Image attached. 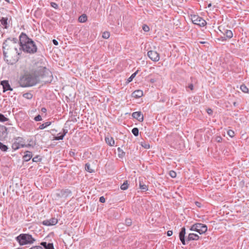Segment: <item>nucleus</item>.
<instances>
[{"label":"nucleus","mask_w":249,"mask_h":249,"mask_svg":"<svg viewBox=\"0 0 249 249\" xmlns=\"http://www.w3.org/2000/svg\"><path fill=\"white\" fill-rule=\"evenodd\" d=\"M3 51L4 59L8 64L13 65L18 61L20 50L17 41L10 39L6 40L3 43Z\"/></svg>","instance_id":"f257e3e1"},{"label":"nucleus","mask_w":249,"mask_h":249,"mask_svg":"<svg viewBox=\"0 0 249 249\" xmlns=\"http://www.w3.org/2000/svg\"><path fill=\"white\" fill-rule=\"evenodd\" d=\"M20 46L23 51L30 53H34L36 52L37 47L34 42L27 36L22 33L19 36Z\"/></svg>","instance_id":"f03ea898"},{"label":"nucleus","mask_w":249,"mask_h":249,"mask_svg":"<svg viewBox=\"0 0 249 249\" xmlns=\"http://www.w3.org/2000/svg\"><path fill=\"white\" fill-rule=\"evenodd\" d=\"M16 239L20 245L32 244L35 241L32 235L29 234H20Z\"/></svg>","instance_id":"7ed1b4c3"},{"label":"nucleus","mask_w":249,"mask_h":249,"mask_svg":"<svg viewBox=\"0 0 249 249\" xmlns=\"http://www.w3.org/2000/svg\"><path fill=\"white\" fill-rule=\"evenodd\" d=\"M190 230L198 232L200 234L205 233L207 231V227L206 225L201 223H196L193 225Z\"/></svg>","instance_id":"20e7f679"},{"label":"nucleus","mask_w":249,"mask_h":249,"mask_svg":"<svg viewBox=\"0 0 249 249\" xmlns=\"http://www.w3.org/2000/svg\"><path fill=\"white\" fill-rule=\"evenodd\" d=\"M38 82L37 79H19L18 81L20 86L22 87L34 86Z\"/></svg>","instance_id":"39448f33"},{"label":"nucleus","mask_w":249,"mask_h":249,"mask_svg":"<svg viewBox=\"0 0 249 249\" xmlns=\"http://www.w3.org/2000/svg\"><path fill=\"white\" fill-rule=\"evenodd\" d=\"M191 19L194 24L198 25L200 27L205 26L207 24L206 21L203 18L198 16V15H191Z\"/></svg>","instance_id":"423d86ee"},{"label":"nucleus","mask_w":249,"mask_h":249,"mask_svg":"<svg viewBox=\"0 0 249 249\" xmlns=\"http://www.w3.org/2000/svg\"><path fill=\"white\" fill-rule=\"evenodd\" d=\"M26 145L23 141L22 138H18L13 143L12 147L14 150H16L20 148L24 147Z\"/></svg>","instance_id":"0eeeda50"},{"label":"nucleus","mask_w":249,"mask_h":249,"mask_svg":"<svg viewBox=\"0 0 249 249\" xmlns=\"http://www.w3.org/2000/svg\"><path fill=\"white\" fill-rule=\"evenodd\" d=\"M149 58L154 62H157L160 60V54L156 51H149L147 53Z\"/></svg>","instance_id":"6e6552de"},{"label":"nucleus","mask_w":249,"mask_h":249,"mask_svg":"<svg viewBox=\"0 0 249 249\" xmlns=\"http://www.w3.org/2000/svg\"><path fill=\"white\" fill-rule=\"evenodd\" d=\"M58 222V220L53 217L51 218L50 219H47L45 220H44L42 223L43 225L47 226H53L56 225Z\"/></svg>","instance_id":"1a4fd4ad"},{"label":"nucleus","mask_w":249,"mask_h":249,"mask_svg":"<svg viewBox=\"0 0 249 249\" xmlns=\"http://www.w3.org/2000/svg\"><path fill=\"white\" fill-rule=\"evenodd\" d=\"M49 72V71L45 67H41L36 71V76H45L46 73Z\"/></svg>","instance_id":"9d476101"},{"label":"nucleus","mask_w":249,"mask_h":249,"mask_svg":"<svg viewBox=\"0 0 249 249\" xmlns=\"http://www.w3.org/2000/svg\"><path fill=\"white\" fill-rule=\"evenodd\" d=\"M1 84L3 87V91L5 92L7 90L12 91L13 89L11 88V86L7 80H4L1 82Z\"/></svg>","instance_id":"9b49d317"},{"label":"nucleus","mask_w":249,"mask_h":249,"mask_svg":"<svg viewBox=\"0 0 249 249\" xmlns=\"http://www.w3.org/2000/svg\"><path fill=\"white\" fill-rule=\"evenodd\" d=\"M132 116L134 118L138 120L140 122H142L143 121V116L141 111L133 112Z\"/></svg>","instance_id":"f8f14e48"},{"label":"nucleus","mask_w":249,"mask_h":249,"mask_svg":"<svg viewBox=\"0 0 249 249\" xmlns=\"http://www.w3.org/2000/svg\"><path fill=\"white\" fill-rule=\"evenodd\" d=\"M186 234V231L185 227H183L181 229V231L179 234V239L183 245H185V235Z\"/></svg>","instance_id":"ddd939ff"},{"label":"nucleus","mask_w":249,"mask_h":249,"mask_svg":"<svg viewBox=\"0 0 249 249\" xmlns=\"http://www.w3.org/2000/svg\"><path fill=\"white\" fill-rule=\"evenodd\" d=\"M199 238V236L197 234L191 233L189 234L187 240L188 241L197 240Z\"/></svg>","instance_id":"4468645a"},{"label":"nucleus","mask_w":249,"mask_h":249,"mask_svg":"<svg viewBox=\"0 0 249 249\" xmlns=\"http://www.w3.org/2000/svg\"><path fill=\"white\" fill-rule=\"evenodd\" d=\"M142 95H143V91L141 90H135L132 94V96L135 98H140Z\"/></svg>","instance_id":"2eb2a0df"},{"label":"nucleus","mask_w":249,"mask_h":249,"mask_svg":"<svg viewBox=\"0 0 249 249\" xmlns=\"http://www.w3.org/2000/svg\"><path fill=\"white\" fill-rule=\"evenodd\" d=\"M220 27H219V31L225 36L227 38L230 39L233 36V33L231 30H227L225 33L222 32L220 29Z\"/></svg>","instance_id":"dca6fc26"},{"label":"nucleus","mask_w":249,"mask_h":249,"mask_svg":"<svg viewBox=\"0 0 249 249\" xmlns=\"http://www.w3.org/2000/svg\"><path fill=\"white\" fill-rule=\"evenodd\" d=\"M106 143L109 146H113L115 144V141L111 137H107L105 138Z\"/></svg>","instance_id":"f3484780"},{"label":"nucleus","mask_w":249,"mask_h":249,"mask_svg":"<svg viewBox=\"0 0 249 249\" xmlns=\"http://www.w3.org/2000/svg\"><path fill=\"white\" fill-rule=\"evenodd\" d=\"M0 24L4 27V28H7L8 25V18H2L0 19Z\"/></svg>","instance_id":"a211bd4d"},{"label":"nucleus","mask_w":249,"mask_h":249,"mask_svg":"<svg viewBox=\"0 0 249 249\" xmlns=\"http://www.w3.org/2000/svg\"><path fill=\"white\" fill-rule=\"evenodd\" d=\"M41 245L43 246L45 249H54L53 244L52 243H47L46 242H42Z\"/></svg>","instance_id":"6ab92c4d"},{"label":"nucleus","mask_w":249,"mask_h":249,"mask_svg":"<svg viewBox=\"0 0 249 249\" xmlns=\"http://www.w3.org/2000/svg\"><path fill=\"white\" fill-rule=\"evenodd\" d=\"M32 153L29 151H27L26 154L23 156V158L26 161H29L32 158Z\"/></svg>","instance_id":"aec40b11"},{"label":"nucleus","mask_w":249,"mask_h":249,"mask_svg":"<svg viewBox=\"0 0 249 249\" xmlns=\"http://www.w3.org/2000/svg\"><path fill=\"white\" fill-rule=\"evenodd\" d=\"M87 20V17L86 15L83 14L80 16L78 18L79 22L81 23L85 22Z\"/></svg>","instance_id":"412c9836"},{"label":"nucleus","mask_w":249,"mask_h":249,"mask_svg":"<svg viewBox=\"0 0 249 249\" xmlns=\"http://www.w3.org/2000/svg\"><path fill=\"white\" fill-rule=\"evenodd\" d=\"M117 150L118 152V157L121 158H123L125 155V153L120 147L118 148Z\"/></svg>","instance_id":"4be33fe9"},{"label":"nucleus","mask_w":249,"mask_h":249,"mask_svg":"<svg viewBox=\"0 0 249 249\" xmlns=\"http://www.w3.org/2000/svg\"><path fill=\"white\" fill-rule=\"evenodd\" d=\"M128 183L127 180L125 181L124 183L121 186V189L122 190H126L128 188Z\"/></svg>","instance_id":"5701e85b"},{"label":"nucleus","mask_w":249,"mask_h":249,"mask_svg":"<svg viewBox=\"0 0 249 249\" xmlns=\"http://www.w3.org/2000/svg\"><path fill=\"white\" fill-rule=\"evenodd\" d=\"M51 123L50 122H46L44 124H41L39 126V129H44L45 128H46L47 126H49L50 125H51Z\"/></svg>","instance_id":"b1692460"},{"label":"nucleus","mask_w":249,"mask_h":249,"mask_svg":"<svg viewBox=\"0 0 249 249\" xmlns=\"http://www.w3.org/2000/svg\"><path fill=\"white\" fill-rule=\"evenodd\" d=\"M67 192L70 193V192L67 191V190H61L59 191L58 193L57 194V196H63L65 195Z\"/></svg>","instance_id":"393cba45"},{"label":"nucleus","mask_w":249,"mask_h":249,"mask_svg":"<svg viewBox=\"0 0 249 249\" xmlns=\"http://www.w3.org/2000/svg\"><path fill=\"white\" fill-rule=\"evenodd\" d=\"M240 89L244 93H248L249 89L246 85L243 84L240 87Z\"/></svg>","instance_id":"a878e982"},{"label":"nucleus","mask_w":249,"mask_h":249,"mask_svg":"<svg viewBox=\"0 0 249 249\" xmlns=\"http://www.w3.org/2000/svg\"><path fill=\"white\" fill-rule=\"evenodd\" d=\"M110 36V33L108 32H104L102 35V37L105 39H108Z\"/></svg>","instance_id":"bb28decb"},{"label":"nucleus","mask_w":249,"mask_h":249,"mask_svg":"<svg viewBox=\"0 0 249 249\" xmlns=\"http://www.w3.org/2000/svg\"><path fill=\"white\" fill-rule=\"evenodd\" d=\"M23 97L27 99H31L33 97V95L30 93H26L23 94Z\"/></svg>","instance_id":"cd10ccee"},{"label":"nucleus","mask_w":249,"mask_h":249,"mask_svg":"<svg viewBox=\"0 0 249 249\" xmlns=\"http://www.w3.org/2000/svg\"><path fill=\"white\" fill-rule=\"evenodd\" d=\"M8 148L7 146L3 144L2 142H0V149L3 151H6Z\"/></svg>","instance_id":"c85d7f7f"},{"label":"nucleus","mask_w":249,"mask_h":249,"mask_svg":"<svg viewBox=\"0 0 249 249\" xmlns=\"http://www.w3.org/2000/svg\"><path fill=\"white\" fill-rule=\"evenodd\" d=\"M141 145L145 149H149L150 148V144L145 142H141Z\"/></svg>","instance_id":"c756f323"},{"label":"nucleus","mask_w":249,"mask_h":249,"mask_svg":"<svg viewBox=\"0 0 249 249\" xmlns=\"http://www.w3.org/2000/svg\"><path fill=\"white\" fill-rule=\"evenodd\" d=\"M85 169L89 173H92L93 172V170L91 169L90 165L89 163H87L86 164Z\"/></svg>","instance_id":"7c9ffc66"},{"label":"nucleus","mask_w":249,"mask_h":249,"mask_svg":"<svg viewBox=\"0 0 249 249\" xmlns=\"http://www.w3.org/2000/svg\"><path fill=\"white\" fill-rule=\"evenodd\" d=\"M8 120V119L6 118L3 114L0 113V122H4Z\"/></svg>","instance_id":"2f4dec72"},{"label":"nucleus","mask_w":249,"mask_h":249,"mask_svg":"<svg viewBox=\"0 0 249 249\" xmlns=\"http://www.w3.org/2000/svg\"><path fill=\"white\" fill-rule=\"evenodd\" d=\"M132 132L134 136H137L139 135V129L137 128H134L132 130Z\"/></svg>","instance_id":"473e14b6"},{"label":"nucleus","mask_w":249,"mask_h":249,"mask_svg":"<svg viewBox=\"0 0 249 249\" xmlns=\"http://www.w3.org/2000/svg\"><path fill=\"white\" fill-rule=\"evenodd\" d=\"M169 175H170V176L171 177H172V178H175L177 176V174H176V172H175L174 171H173V170H171V171H170L169 172Z\"/></svg>","instance_id":"72a5a7b5"},{"label":"nucleus","mask_w":249,"mask_h":249,"mask_svg":"<svg viewBox=\"0 0 249 249\" xmlns=\"http://www.w3.org/2000/svg\"><path fill=\"white\" fill-rule=\"evenodd\" d=\"M140 188L141 189L143 190L144 191L148 190V187L146 185L142 184L141 183H140Z\"/></svg>","instance_id":"f704fd0d"},{"label":"nucleus","mask_w":249,"mask_h":249,"mask_svg":"<svg viewBox=\"0 0 249 249\" xmlns=\"http://www.w3.org/2000/svg\"><path fill=\"white\" fill-rule=\"evenodd\" d=\"M227 133L228 135L231 138H232L234 136V132L232 130H228Z\"/></svg>","instance_id":"c9c22d12"},{"label":"nucleus","mask_w":249,"mask_h":249,"mask_svg":"<svg viewBox=\"0 0 249 249\" xmlns=\"http://www.w3.org/2000/svg\"><path fill=\"white\" fill-rule=\"evenodd\" d=\"M142 29L145 32H148L149 31V27L146 25H143L142 26Z\"/></svg>","instance_id":"e433bc0d"},{"label":"nucleus","mask_w":249,"mask_h":249,"mask_svg":"<svg viewBox=\"0 0 249 249\" xmlns=\"http://www.w3.org/2000/svg\"><path fill=\"white\" fill-rule=\"evenodd\" d=\"M34 120L36 121H40L42 120V117L40 115H38L35 118Z\"/></svg>","instance_id":"4c0bfd02"},{"label":"nucleus","mask_w":249,"mask_h":249,"mask_svg":"<svg viewBox=\"0 0 249 249\" xmlns=\"http://www.w3.org/2000/svg\"><path fill=\"white\" fill-rule=\"evenodd\" d=\"M66 132L64 133V134L61 135L60 136H58L55 137V140H62L64 137V136L66 135Z\"/></svg>","instance_id":"58836bf2"},{"label":"nucleus","mask_w":249,"mask_h":249,"mask_svg":"<svg viewBox=\"0 0 249 249\" xmlns=\"http://www.w3.org/2000/svg\"><path fill=\"white\" fill-rule=\"evenodd\" d=\"M51 5L52 7L55 8V9H57L58 7V6L57 5V4H56V3L55 2H51Z\"/></svg>","instance_id":"ea45409f"},{"label":"nucleus","mask_w":249,"mask_h":249,"mask_svg":"<svg viewBox=\"0 0 249 249\" xmlns=\"http://www.w3.org/2000/svg\"><path fill=\"white\" fill-rule=\"evenodd\" d=\"M215 140H216V142H222V138L220 136H217L215 138Z\"/></svg>","instance_id":"a19ab883"},{"label":"nucleus","mask_w":249,"mask_h":249,"mask_svg":"<svg viewBox=\"0 0 249 249\" xmlns=\"http://www.w3.org/2000/svg\"><path fill=\"white\" fill-rule=\"evenodd\" d=\"M99 201L102 203L105 202V198L104 196H101L100 197Z\"/></svg>","instance_id":"79ce46f5"},{"label":"nucleus","mask_w":249,"mask_h":249,"mask_svg":"<svg viewBox=\"0 0 249 249\" xmlns=\"http://www.w3.org/2000/svg\"><path fill=\"white\" fill-rule=\"evenodd\" d=\"M172 234H173V231H168L167 232V235L168 236H171L172 235Z\"/></svg>","instance_id":"37998d69"},{"label":"nucleus","mask_w":249,"mask_h":249,"mask_svg":"<svg viewBox=\"0 0 249 249\" xmlns=\"http://www.w3.org/2000/svg\"><path fill=\"white\" fill-rule=\"evenodd\" d=\"M188 88L190 89L191 90H193V89H194V86H193V85L192 84H190L189 86H188Z\"/></svg>","instance_id":"c03bdc74"},{"label":"nucleus","mask_w":249,"mask_h":249,"mask_svg":"<svg viewBox=\"0 0 249 249\" xmlns=\"http://www.w3.org/2000/svg\"><path fill=\"white\" fill-rule=\"evenodd\" d=\"M207 112L208 114H212L213 111L211 109L209 108L207 110Z\"/></svg>","instance_id":"a18cd8bd"},{"label":"nucleus","mask_w":249,"mask_h":249,"mask_svg":"<svg viewBox=\"0 0 249 249\" xmlns=\"http://www.w3.org/2000/svg\"><path fill=\"white\" fill-rule=\"evenodd\" d=\"M53 42L55 45H57L58 44V41L55 39H53Z\"/></svg>","instance_id":"49530a36"},{"label":"nucleus","mask_w":249,"mask_h":249,"mask_svg":"<svg viewBox=\"0 0 249 249\" xmlns=\"http://www.w3.org/2000/svg\"><path fill=\"white\" fill-rule=\"evenodd\" d=\"M41 111H42V112H44V113H45V112L47 111V109H46V108H45V107H42V108H41Z\"/></svg>","instance_id":"de8ad7c7"},{"label":"nucleus","mask_w":249,"mask_h":249,"mask_svg":"<svg viewBox=\"0 0 249 249\" xmlns=\"http://www.w3.org/2000/svg\"><path fill=\"white\" fill-rule=\"evenodd\" d=\"M196 205L198 207H201V205H200V203L199 202H196Z\"/></svg>","instance_id":"09e8293b"},{"label":"nucleus","mask_w":249,"mask_h":249,"mask_svg":"<svg viewBox=\"0 0 249 249\" xmlns=\"http://www.w3.org/2000/svg\"><path fill=\"white\" fill-rule=\"evenodd\" d=\"M136 72H137L133 73L129 78H134L135 77V76H136Z\"/></svg>","instance_id":"8fccbe9b"},{"label":"nucleus","mask_w":249,"mask_h":249,"mask_svg":"<svg viewBox=\"0 0 249 249\" xmlns=\"http://www.w3.org/2000/svg\"><path fill=\"white\" fill-rule=\"evenodd\" d=\"M132 80V79H128L127 83H128L131 82Z\"/></svg>","instance_id":"3c124183"},{"label":"nucleus","mask_w":249,"mask_h":249,"mask_svg":"<svg viewBox=\"0 0 249 249\" xmlns=\"http://www.w3.org/2000/svg\"><path fill=\"white\" fill-rule=\"evenodd\" d=\"M200 43L201 44H204L205 43V42H200Z\"/></svg>","instance_id":"603ef678"},{"label":"nucleus","mask_w":249,"mask_h":249,"mask_svg":"<svg viewBox=\"0 0 249 249\" xmlns=\"http://www.w3.org/2000/svg\"><path fill=\"white\" fill-rule=\"evenodd\" d=\"M5 0L6 1L8 2H9V0Z\"/></svg>","instance_id":"864d4df0"},{"label":"nucleus","mask_w":249,"mask_h":249,"mask_svg":"<svg viewBox=\"0 0 249 249\" xmlns=\"http://www.w3.org/2000/svg\"><path fill=\"white\" fill-rule=\"evenodd\" d=\"M211 6V4H209L208 5V6H209V7H210Z\"/></svg>","instance_id":"5fc2aeb1"},{"label":"nucleus","mask_w":249,"mask_h":249,"mask_svg":"<svg viewBox=\"0 0 249 249\" xmlns=\"http://www.w3.org/2000/svg\"><path fill=\"white\" fill-rule=\"evenodd\" d=\"M33 161H35V158H34V159H33Z\"/></svg>","instance_id":"6e6d98bb"},{"label":"nucleus","mask_w":249,"mask_h":249,"mask_svg":"<svg viewBox=\"0 0 249 249\" xmlns=\"http://www.w3.org/2000/svg\"><path fill=\"white\" fill-rule=\"evenodd\" d=\"M249 177V175H248Z\"/></svg>","instance_id":"4d7b16f0"}]
</instances>
